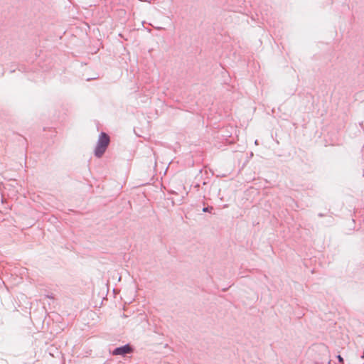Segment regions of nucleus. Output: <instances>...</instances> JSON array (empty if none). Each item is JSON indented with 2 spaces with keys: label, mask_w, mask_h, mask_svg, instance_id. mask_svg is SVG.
<instances>
[{
  "label": "nucleus",
  "mask_w": 364,
  "mask_h": 364,
  "mask_svg": "<svg viewBox=\"0 0 364 364\" xmlns=\"http://www.w3.org/2000/svg\"><path fill=\"white\" fill-rule=\"evenodd\" d=\"M109 137L107 134L104 132L100 134L97 145L95 151V154L97 157H101L103 155L109 144Z\"/></svg>",
  "instance_id": "f257e3e1"
},
{
  "label": "nucleus",
  "mask_w": 364,
  "mask_h": 364,
  "mask_svg": "<svg viewBox=\"0 0 364 364\" xmlns=\"http://www.w3.org/2000/svg\"><path fill=\"white\" fill-rule=\"evenodd\" d=\"M338 359L340 363H343V358L341 355H338Z\"/></svg>",
  "instance_id": "7ed1b4c3"
},
{
  "label": "nucleus",
  "mask_w": 364,
  "mask_h": 364,
  "mask_svg": "<svg viewBox=\"0 0 364 364\" xmlns=\"http://www.w3.org/2000/svg\"><path fill=\"white\" fill-rule=\"evenodd\" d=\"M132 352V348L129 346L126 345L116 348L113 351L114 355H125Z\"/></svg>",
  "instance_id": "f03ea898"
}]
</instances>
